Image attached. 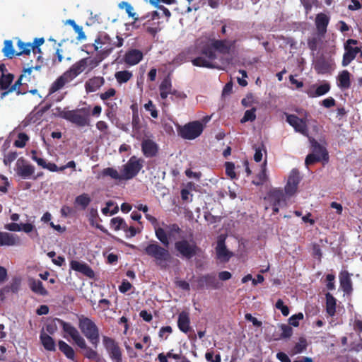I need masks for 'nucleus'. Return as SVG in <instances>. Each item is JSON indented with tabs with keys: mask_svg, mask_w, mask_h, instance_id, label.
<instances>
[{
	"mask_svg": "<svg viewBox=\"0 0 362 362\" xmlns=\"http://www.w3.org/2000/svg\"><path fill=\"white\" fill-rule=\"evenodd\" d=\"M236 40L212 38L209 40H197V48L203 56L197 57L192 60L195 66L208 69H218L214 62L218 58L217 53L221 55H229L235 49Z\"/></svg>",
	"mask_w": 362,
	"mask_h": 362,
	"instance_id": "nucleus-1",
	"label": "nucleus"
},
{
	"mask_svg": "<svg viewBox=\"0 0 362 362\" xmlns=\"http://www.w3.org/2000/svg\"><path fill=\"white\" fill-rule=\"evenodd\" d=\"M162 225L165 228L155 226V235L163 247L157 242H153L145 247L144 252L146 255L155 259L157 264L160 267L165 268L166 263L171 259V255L168 249L170 240L175 239L177 235H180L182 229L177 223L167 225L163 222Z\"/></svg>",
	"mask_w": 362,
	"mask_h": 362,
	"instance_id": "nucleus-2",
	"label": "nucleus"
},
{
	"mask_svg": "<svg viewBox=\"0 0 362 362\" xmlns=\"http://www.w3.org/2000/svg\"><path fill=\"white\" fill-rule=\"evenodd\" d=\"M144 166V160L135 156H132L127 163L122 166L121 173L113 168H104L101 175L103 177H110L113 180L122 181L129 180L135 177Z\"/></svg>",
	"mask_w": 362,
	"mask_h": 362,
	"instance_id": "nucleus-3",
	"label": "nucleus"
},
{
	"mask_svg": "<svg viewBox=\"0 0 362 362\" xmlns=\"http://www.w3.org/2000/svg\"><path fill=\"white\" fill-rule=\"evenodd\" d=\"M93 59L90 58H83L76 62L71 67L59 76L50 86L49 88V95H51L60 89L63 88L66 84L72 81L80 74H81L88 64H92Z\"/></svg>",
	"mask_w": 362,
	"mask_h": 362,
	"instance_id": "nucleus-4",
	"label": "nucleus"
},
{
	"mask_svg": "<svg viewBox=\"0 0 362 362\" xmlns=\"http://www.w3.org/2000/svg\"><path fill=\"white\" fill-rule=\"evenodd\" d=\"M62 326L64 332L71 337L75 344L81 349L84 350L83 356L89 360L100 362V356L98 353L92 348L87 346L83 337L80 334L78 329L71 323L66 322L62 319H57Z\"/></svg>",
	"mask_w": 362,
	"mask_h": 362,
	"instance_id": "nucleus-5",
	"label": "nucleus"
},
{
	"mask_svg": "<svg viewBox=\"0 0 362 362\" xmlns=\"http://www.w3.org/2000/svg\"><path fill=\"white\" fill-rule=\"evenodd\" d=\"M116 38L117 41H114L108 34L100 33L93 45L94 50L99 51L102 54H110L116 47L123 45L124 39L119 35H117Z\"/></svg>",
	"mask_w": 362,
	"mask_h": 362,
	"instance_id": "nucleus-6",
	"label": "nucleus"
},
{
	"mask_svg": "<svg viewBox=\"0 0 362 362\" xmlns=\"http://www.w3.org/2000/svg\"><path fill=\"white\" fill-rule=\"evenodd\" d=\"M59 116L78 127H82L90 124V107L62 110L59 112Z\"/></svg>",
	"mask_w": 362,
	"mask_h": 362,
	"instance_id": "nucleus-7",
	"label": "nucleus"
},
{
	"mask_svg": "<svg viewBox=\"0 0 362 362\" xmlns=\"http://www.w3.org/2000/svg\"><path fill=\"white\" fill-rule=\"evenodd\" d=\"M78 328L96 349L100 341L99 329L96 324L91 319L82 315L78 319Z\"/></svg>",
	"mask_w": 362,
	"mask_h": 362,
	"instance_id": "nucleus-8",
	"label": "nucleus"
},
{
	"mask_svg": "<svg viewBox=\"0 0 362 362\" xmlns=\"http://www.w3.org/2000/svg\"><path fill=\"white\" fill-rule=\"evenodd\" d=\"M204 130V126L200 121H193L187 123L184 126H179L177 133L182 138L187 140H193L199 137Z\"/></svg>",
	"mask_w": 362,
	"mask_h": 362,
	"instance_id": "nucleus-9",
	"label": "nucleus"
},
{
	"mask_svg": "<svg viewBox=\"0 0 362 362\" xmlns=\"http://www.w3.org/2000/svg\"><path fill=\"white\" fill-rule=\"evenodd\" d=\"M174 247L177 252V255L187 259H192L199 250V247L194 242L191 243L185 239L176 241Z\"/></svg>",
	"mask_w": 362,
	"mask_h": 362,
	"instance_id": "nucleus-10",
	"label": "nucleus"
},
{
	"mask_svg": "<svg viewBox=\"0 0 362 362\" xmlns=\"http://www.w3.org/2000/svg\"><path fill=\"white\" fill-rule=\"evenodd\" d=\"M103 344L113 362H122V353L118 343L112 338L103 336Z\"/></svg>",
	"mask_w": 362,
	"mask_h": 362,
	"instance_id": "nucleus-11",
	"label": "nucleus"
},
{
	"mask_svg": "<svg viewBox=\"0 0 362 362\" xmlns=\"http://www.w3.org/2000/svg\"><path fill=\"white\" fill-rule=\"evenodd\" d=\"M220 285L214 273L202 275L197 278L196 289H218Z\"/></svg>",
	"mask_w": 362,
	"mask_h": 362,
	"instance_id": "nucleus-12",
	"label": "nucleus"
},
{
	"mask_svg": "<svg viewBox=\"0 0 362 362\" xmlns=\"http://www.w3.org/2000/svg\"><path fill=\"white\" fill-rule=\"evenodd\" d=\"M286 122L294 128L296 132L308 136V126L303 119H300L295 115H287Z\"/></svg>",
	"mask_w": 362,
	"mask_h": 362,
	"instance_id": "nucleus-13",
	"label": "nucleus"
},
{
	"mask_svg": "<svg viewBox=\"0 0 362 362\" xmlns=\"http://www.w3.org/2000/svg\"><path fill=\"white\" fill-rule=\"evenodd\" d=\"M300 181V177L298 170L296 169H293L291 171L287 183L284 187L286 194L289 196L293 195L297 191Z\"/></svg>",
	"mask_w": 362,
	"mask_h": 362,
	"instance_id": "nucleus-14",
	"label": "nucleus"
},
{
	"mask_svg": "<svg viewBox=\"0 0 362 362\" xmlns=\"http://www.w3.org/2000/svg\"><path fill=\"white\" fill-rule=\"evenodd\" d=\"M70 267L71 269L80 272L90 279H93L95 277L93 270L85 262L72 260L70 262Z\"/></svg>",
	"mask_w": 362,
	"mask_h": 362,
	"instance_id": "nucleus-15",
	"label": "nucleus"
},
{
	"mask_svg": "<svg viewBox=\"0 0 362 362\" xmlns=\"http://www.w3.org/2000/svg\"><path fill=\"white\" fill-rule=\"evenodd\" d=\"M309 141L312 153L322 156L323 163H327L329 160V156L327 148L313 137H309Z\"/></svg>",
	"mask_w": 362,
	"mask_h": 362,
	"instance_id": "nucleus-16",
	"label": "nucleus"
},
{
	"mask_svg": "<svg viewBox=\"0 0 362 362\" xmlns=\"http://www.w3.org/2000/svg\"><path fill=\"white\" fill-rule=\"evenodd\" d=\"M329 20V17L324 13H320L316 15L315 23L317 34L320 36L323 37L327 33Z\"/></svg>",
	"mask_w": 362,
	"mask_h": 362,
	"instance_id": "nucleus-17",
	"label": "nucleus"
},
{
	"mask_svg": "<svg viewBox=\"0 0 362 362\" xmlns=\"http://www.w3.org/2000/svg\"><path fill=\"white\" fill-rule=\"evenodd\" d=\"M144 57L143 52L137 49H131L124 56V62L130 66L139 64Z\"/></svg>",
	"mask_w": 362,
	"mask_h": 362,
	"instance_id": "nucleus-18",
	"label": "nucleus"
},
{
	"mask_svg": "<svg viewBox=\"0 0 362 362\" xmlns=\"http://www.w3.org/2000/svg\"><path fill=\"white\" fill-rule=\"evenodd\" d=\"M20 244L21 239L18 235L0 231V246H14Z\"/></svg>",
	"mask_w": 362,
	"mask_h": 362,
	"instance_id": "nucleus-19",
	"label": "nucleus"
},
{
	"mask_svg": "<svg viewBox=\"0 0 362 362\" xmlns=\"http://www.w3.org/2000/svg\"><path fill=\"white\" fill-rule=\"evenodd\" d=\"M340 287L344 293L349 295L353 291L351 275L348 271L344 270L339 273Z\"/></svg>",
	"mask_w": 362,
	"mask_h": 362,
	"instance_id": "nucleus-20",
	"label": "nucleus"
},
{
	"mask_svg": "<svg viewBox=\"0 0 362 362\" xmlns=\"http://www.w3.org/2000/svg\"><path fill=\"white\" fill-rule=\"evenodd\" d=\"M16 173L23 178L31 176L35 172V167L30 164L25 163L24 160H18L16 163Z\"/></svg>",
	"mask_w": 362,
	"mask_h": 362,
	"instance_id": "nucleus-21",
	"label": "nucleus"
},
{
	"mask_svg": "<svg viewBox=\"0 0 362 362\" xmlns=\"http://www.w3.org/2000/svg\"><path fill=\"white\" fill-rule=\"evenodd\" d=\"M177 327L185 334H188L192 331L190 317L188 313L182 311L178 315Z\"/></svg>",
	"mask_w": 362,
	"mask_h": 362,
	"instance_id": "nucleus-22",
	"label": "nucleus"
},
{
	"mask_svg": "<svg viewBox=\"0 0 362 362\" xmlns=\"http://www.w3.org/2000/svg\"><path fill=\"white\" fill-rule=\"evenodd\" d=\"M344 50L341 64L343 66H346L356 58L359 52H361V48L358 47H353L352 46H344Z\"/></svg>",
	"mask_w": 362,
	"mask_h": 362,
	"instance_id": "nucleus-23",
	"label": "nucleus"
},
{
	"mask_svg": "<svg viewBox=\"0 0 362 362\" xmlns=\"http://www.w3.org/2000/svg\"><path fill=\"white\" fill-rule=\"evenodd\" d=\"M105 83L103 76H93L85 83V89L87 93H93L98 90Z\"/></svg>",
	"mask_w": 362,
	"mask_h": 362,
	"instance_id": "nucleus-24",
	"label": "nucleus"
},
{
	"mask_svg": "<svg viewBox=\"0 0 362 362\" xmlns=\"http://www.w3.org/2000/svg\"><path fill=\"white\" fill-rule=\"evenodd\" d=\"M141 150L146 157L151 158L157 154L158 146L151 139L144 140L141 143Z\"/></svg>",
	"mask_w": 362,
	"mask_h": 362,
	"instance_id": "nucleus-25",
	"label": "nucleus"
},
{
	"mask_svg": "<svg viewBox=\"0 0 362 362\" xmlns=\"http://www.w3.org/2000/svg\"><path fill=\"white\" fill-rule=\"evenodd\" d=\"M216 253L218 259L224 261H228L230 257H231V254L226 248V246L225 245V240L223 239H219L217 241Z\"/></svg>",
	"mask_w": 362,
	"mask_h": 362,
	"instance_id": "nucleus-26",
	"label": "nucleus"
},
{
	"mask_svg": "<svg viewBox=\"0 0 362 362\" xmlns=\"http://www.w3.org/2000/svg\"><path fill=\"white\" fill-rule=\"evenodd\" d=\"M337 86L341 90H347L351 87V74L347 70L339 72L337 76Z\"/></svg>",
	"mask_w": 362,
	"mask_h": 362,
	"instance_id": "nucleus-27",
	"label": "nucleus"
},
{
	"mask_svg": "<svg viewBox=\"0 0 362 362\" xmlns=\"http://www.w3.org/2000/svg\"><path fill=\"white\" fill-rule=\"evenodd\" d=\"M314 69L318 74H326L331 72L330 63L324 58H319L314 62Z\"/></svg>",
	"mask_w": 362,
	"mask_h": 362,
	"instance_id": "nucleus-28",
	"label": "nucleus"
},
{
	"mask_svg": "<svg viewBox=\"0 0 362 362\" xmlns=\"http://www.w3.org/2000/svg\"><path fill=\"white\" fill-rule=\"evenodd\" d=\"M160 95L163 100H165L172 91V83L169 76L165 77L159 86Z\"/></svg>",
	"mask_w": 362,
	"mask_h": 362,
	"instance_id": "nucleus-29",
	"label": "nucleus"
},
{
	"mask_svg": "<svg viewBox=\"0 0 362 362\" xmlns=\"http://www.w3.org/2000/svg\"><path fill=\"white\" fill-rule=\"evenodd\" d=\"M40 341L43 346V347L49 351H54L56 350V345L54 340L52 337H51L49 334L41 332L40 335Z\"/></svg>",
	"mask_w": 362,
	"mask_h": 362,
	"instance_id": "nucleus-30",
	"label": "nucleus"
},
{
	"mask_svg": "<svg viewBox=\"0 0 362 362\" xmlns=\"http://www.w3.org/2000/svg\"><path fill=\"white\" fill-rule=\"evenodd\" d=\"M91 202V198L87 193H82L77 196L74 200L76 207H80L81 210H85Z\"/></svg>",
	"mask_w": 362,
	"mask_h": 362,
	"instance_id": "nucleus-31",
	"label": "nucleus"
},
{
	"mask_svg": "<svg viewBox=\"0 0 362 362\" xmlns=\"http://www.w3.org/2000/svg\"><path fill=\"white\" fill-rule=\"evenodd\" d=\"M330 85L328 82H325L322 84L318 86L315 91L308 90L307 94L310 98H316L322 96L327 93L330 90Z\"/></svg>",
	"mask_w": 362,
	"mask_h": 362,
	"instance_id": "nucleus-32",
	"label": "nucleus"
},
{
	"mask_svg": "<svg viewBox=\"0 0 362 362\" xmlns=\"http://www.w3.org/2000/svg\"><path fill=\"white\" fill-rule=\"evenodd\" d=\"M30 288L34 293L41 296H47V291L44 288L41 281L31 279L29 280Z\"/></svg>",
	"mask_w": 362,
	"mask_h": 362,
	"instance_id": "nucleus-33",
	"label": "nucleus"
},
{
	"mask_svg": "<svg viewBox=\"0 0 362 362\" xmlns=\"http://www.w3.org/2000/svg\"><path fill=\"white\" fill-rule=\"evenodd\" d=\"M325 298L326 311L329 315L334 316L336 313L337 300L329 292L325 294Z\"/></svg>",
	"mask_w": 362,
	"mask_h": 362,
	"instance_id": "nucleus-34",
	"label": "nucleus"
},
{
	"mask_svg": "<svg viewBox=\"0 0 362 362\" xmlns=\"http://www.w3.org/2000/svg\"><path fill=\"white\" fill-rule=\"evenodd\" d=\"M58 346L60 351H62L67 358L73 361L75 359L74 350L70 345L62 340H59Z\"/></svg>",
	"mask_w": 362,
	"mask_h": 362,
	"instance_id": "nucleus-35",
	"label": "nucleus"
},
{
	"mask_svg": "<svg viewBox=\"0 0 362 362\" xmlns=\"http://www.w3.org/2000/svg\"><path fill=\"white\" fill-rule=\"evenodd\" d=\"M273 205H282L285 203V196L281 190L275 189L269 194Z\"/></svg>",
	"mask_w": 362,
	"mask_h": 362,
	"instance_id": "nucleus-36",
	"label": "nucleus"
},
{
	"mask_svg": "<svg viewBox=\"0 0 362 362\" xmlns=\"http://www.w3.org/2000/svg\"><path fill=\"white\" fill-rule=\"evenodd\" d=\"M17 46L18 48V52H16V56L21 55H29L33 47H32V44L30 42H24L21 40H18Z\"/></svg>",
	"mask_w": 362,
	"mask_h": 362,
	"instance_id": "nucleus-37",
	"label": "nucleus"
},
{
	"mask_svg": "<svg viewBox=\"0 0 362 362\" xmlns=\"http://www.w3.org/2000/svg\"><path fill=\"white\" fill-rule=\"evenodd\" d=\"M132 76V72L127 70L119 71L115 74V78L117 82L119 84L128 82Z\"/></svg>",
	"mask_w": 362,
	"mask_h": 362,
	"instance_id": "nucleus-38",
	"label": "nucleus"
},
{
	"mask_svg": "<svg viewBox=\"0 0 362 362\" xmlns=\"http://www.w3.org/2000/svg\"><path fill=\"white\" fill-rule=\"evenodd\" d=\"M308 342L305 337H300L298 341L296 343L295 346L291 351V355L300 354L306 350Z\"/></svg>",
	"mask_w": 362,
	"mask_h": 362,
	"instance_id": "nucleus-39",
	"label": "nucleus"
},
{
	"mask_svg": "<svg viewBox=\"0 0 362 362\" xmlns=\"http://www.w3.org/2000/svg\"><path fill=\"white\" fill-rule=\"evenodd\" d=\"M110 226L115 230H119L120 229L127 231V224L125 221L121 217L112 218L110 221Z\"/></svg>",
	"mask_w": 362,
	"mask_h": 362,
	"instance_id": "nucleus-40",
	"label": "nucleus"
},
{
	"mask_svg": "<svg viewBox=\"0 0 362 362\" xmlns=\"http://www.w3.org/2000/svg\"><path fill=\"white\" fill-rule=\"evenodd\" d=\"M13 78L12 74H2L0 78V90L9 89Z\"/></svg>",
	"mask_w": 362,
	"mask_h": 362,
	"instance_id": "nucleus-41",
	"label": "nucleus"
},
{
	"mask_svg": "<svg viewBox=\"0 0 362 362\" xmlns=\"http://www.w3.org/2000/svg\"><path fill=\"white\" fill-rule=\"evenodd\" d=\"M21 279L19 277H15L12 279L9 286L4 288L3 291L8 293L11 291L12 293H17L21 287Z\"/></svg>",
	"mask_w": 362,
	"mask_h": 362,
	"instance_id": "nucleus-42",
	"label": "nucleus"
},
{
	"mask_svg": "<svg viewBox=\"0 0 362 362\" xmlns=\"http://www.w3.org/2000/svg\"><path fill=\"white\" fill-rule=\"evenodd\" d=\"M2 52L4 56L8 59H12L15 55H16V52L13 49V42L10 40H5Z\"/></svg>",
	"mask_w": 362,
	"mask_h": 362,
	"instance_id": "nucleus-43",
	"label": "nucleus"
},
{
	"mask_svg": "<svg viewBox=\"0 0 362 362\" xmlns=\"http://www.w3.org/2000/svg\"><path fill=\"white\" fill-rule=\"evenodd\" d=\"M119 7L120 8H125V11L128 16L134 18V21L132 24L134 25L136 22L139 20V18L136 16V13L133 12L134 8L132 7V6L128 2L122 1L119 4Z\"/></svg>",
	"mask_w": 362,
	"mask_h": 362,
	"instance_id": "nucleus-44",
	"label": "nucleus"
},
{
	"mask_svg": "<svg viewBox=\"0 0 362 362\" xmlns=\"http://www.w3.org/2000/svg\"><path fill=\"white\" fill-rule=\"evenodd\" d=\"M29 140V136L24 132L18 134L17 139L14 141V146L18 148H23Z\"/></svg>",
	"mask_w": 362,
	"mask_h": 362,
	"instance_id": "nucleus-45",
	"label": "nucleus"
},
{
	"mask_svg": "<svg viewBox=\"0 0 362 362\" xmlns=\"http://www.w3.org/2000/svg\"><path fill=\"white\" fill-rule=\"evenodd\" d=\"M256 108L252 107L250 110H247L245 112L244 116L240 119L241 123H245L247 122H253L256 119Z\"/></svg>",
	"mask_w": 362,
	"mask_h": 362,
	"instance_id": "nucleus-46",
	"label": "nucleus"
},
{
	"mask_svg": "<svg viewBox=\"0 0 362 362\" xmlns=\"http://www.w3.org/2000/svg\"><path fill=\"white\" fill-rule=\"evenodd\" d=\"M323 162V159L322 156H320V155H316L315 153H309L305 160V164L307 167L309 165H313L317 162Z\"/></svg>",
	"mask_w": 362,
	"mask_h": 362,
	"instance_id": "nucleus-47",
	"label": "nucleus"
},
{
	"mask_svg": "<svg viewBox=\"0 0 362 362\" xmlns=\"http://www.w3.org/2000/svg\"><path fill=\"white\" fill-rule=\"evenodd\" d=\"M267 180V175L266 174V169L263 168L257 175L256 179L252 181V183L256 186H259L263 185Z\"/></svg>",
	"mask_w": 362,
	"mask_h": 362,
	"instance_id": "nucleus-48",
	"label": "nucleus"
},
{
	"mask_svg": "<svg viewBox=\"0 0 362 362\" xmlns=\"http://www.w3.org/2000/svg\"><path fill=\"white\" fill-rule=\"evenodd\" d=\"M226 167V174L230 178V179H236V173L235 172V165L232 162H226L225 163Z\"/></svg>",
	"mask_w": 362,
	"mask_h": 362,
	"instance_id": "nucleus-49",
	"label": "nucleus"
},
{
	"mask_svg": "<svg viewBox=\"0 0 362 362\" xmlns=\"http://www.w3.org/2000/svg\"><path fill=\"white\" fill-rule=\"evenodd\" d=\"M281 337L283 339L289 338L293 334V329L288 325L282 324L281 326Z\"/></svg>",
	"mask_w": 362,
	"mask_h": 362,
	"instance_id": "nucleus-50",
	"label": "nucleus"
},
{
	"mask_svg": "<svg viewBox=\"0 0 362 362\" xmlns=\"http://www.w3.org/2000/svg\"><path fill=\"white\" fill-rule=\"evenodd\" d=\"M144 108L146 111L150 112L151 115L153 118L158 117V111L155 105L153 103L151 100H149L147 103L144 105Z\"/></svg>",
	"mask_w": 362,
	"mask_h": 362,
	"instance_id": "nucleus-51",
	"label": "nucleus"
},
{
	"mask_svg": "<svg viewBox=\"0 0 362 362\" xmlns=\"http://www.w3.org/2000/svg\"><path fill=\"white\" fill-rule=\"evenodd\" d=\"M276 308L281 310L282 315L285 317L288 316L289 314V309L287 305L284 304V302L281 299H279L275 305Z\"/></svg>",
	"mask_w": 362,
	"mask_h": 362,
	"instance_id": "nucleus-52",
	"label": "nucleus"
},
{
	"mask_svg": "<svg viewBox=\"0 0 362 362\" xmlns=\"http://www.w3.org/2000/svg\"><path fill=\"white\" fill-rule=\"evenodd\" d=\"M335 276L332 274H328L326 275V281H327L326 287L329 291H333L335 289Z\"/></svg>",
	"mask_w": 362,
	"mask_h": 362,
	"instance_id": "nucleus-53",
	"label": "nucleus"
},
{
	"mask_svg": "<svg viewBox=\"0 0 362 362\" xmlns=\"http://www.w3.org/2000/svg\"><path fill=\"white\" fill-rule=\"evenodd\" d=\"M37 151H35V150L31 151L32 159L34 161H35L38 165L41 166L42 168H45L47 165L46 160L43 158L37 157Z\"/></svg>",
	"mask_w": 362,
	"mask_h": 362,
	"instance_id": "nucleus-54",
	"label": "nucleus"
},
{
	"mask_svg": "<svg viewBox=\"0 0 362 362\" xmlns=\"http://www.w3.org/2000/svg\"><path fill=\"white\" fill-rule=\"evenodd\" d=\"M205 358L209 362H221V357L219 354L216 356L214 355L213 351H207L205 354Z\"/></svg>",
	"mask_w": 362,
	"mask_h": 362,
	"instance_id": "nucleus-55",
	"label": "nucleus"
},
{
	"mask_svg": "<svg viewBox=\"0 0 362 362\" xmlns=\"http://www.w3.org/2000/svg\"><path fill=\"white\" fill-rule=\"evenodd\" d=\"M116 95V90L113 88H109L107 91L100 94V98L103 100H107L109 98L114 97Z\"/></svg>",
	"mask_w": 362,
	"mask_h": 362,
	"instance_id": "nucleus-56",
	"label": "nucleus"
},
{
	"mask_svg": "<svg viewBox=\"0 0 362 362\" xmlns=\"http://www.w3.org/2000/svg\"><path fill=\"white\" fill-rule=\"evenodd\" d=\"M303 318V315L301 313H298V314H295L290 317L288 319L289 324L293 327H298L299 325L298 320H302Z\"/></svg>",
	"mask_w": 362,
	"mask_h": 362,
	"instance_id": "nucleus-57",
	"label": "nucleus"
},
{
	"mask_svg": "<svg viewBox=\"0 0 362 362\" xmlns=\"http://www.w3.org/2000/svg\"><path fill=\"white\" fill-rule=\"evenodd\" d=\"M57 319L58 318H54L52 322L46 325V330L49 334H53L57 330L56 322L59 324Z\"/></svg>",
	"mask_w": 362,
	"mask_h": 362,
	"instance_id": "nucleus-58",
	"label": "nucleus"
},
{
	"mask_svg": "<svg viewBox=\"0 0 362 362\" xmlns=\"http://www.w3.org/2000/svg\"><path fill=\"white\" fill-rule=\"evenodd\" d=\"M4 229L11 232L21 231V224L16 223H10L4 225Z\"/></svg>",
	"mask_w": 362,
	"mask_h": 362,
	"instance_id": "nucleus-59",
	"label": "nucleus"
},
{
	"mask_svg": "<svg viewBox=\"0 0 362 362\" xmlns=\"http://www.w3.org/2000/svg\"><path fill=\"white\" fill-rule=\"evenodd\" d=\"M17 158L16 152H9L4 158V163L6 165H10Z\"/></svg>",
	"mask_w": 362,
	"mask_h": 362,
	"instance_id": "nucleus-60",
	"label": "nucleus"
},
{
	"mask_svg": "<svg viewBox=\"0 0 362 362\" xmlns=\"http://www.w3.org/2000/svg\"><path fill=\"white\" fill-rule=\"evenodd\" d=\"M132 287V285L127 280L124 279L122 284L119 286V291L122 293H125L129 291Z\"/></svg>",
	"mask_w": 362,
	"mask_h": 362,
	"instance_id": "nucleus-61",
	"label": "nucleus"
},
{
	"mask_svg": "<svg viewBox=\"0 0 362 362\" xmlns=\"http://www.w3.org/2000/svg\"><path fill=\"white\" fill-rule=\"evenodd\" d=\"M0 180L2 182V183L0 184V191L3 193H6L8 192L7 187L9 185L8 179L4 175H0Z\"/></svg>",
	"mask_w": 362,
	"mask_h": 362,
	"instance_id": "nucleus-62",
	"label": "nucleus"
},
{
	"mask_svg": "<svg viewBox=\"0 0 362 362\" xmlns=\"http://www.w3.org/2000/svg\"><path fill=\"white\" fill-rule=\"evenodd\" d=\"M321 105L326 108H330L336 105V100L332 97H329L324 99Z\"/></svg>",
	"mask_w": 362,
	"mask_h": 362,
	"instance_id": "nucleus-63",
	"label": "nucleus"
},
{
	"mask_svg": "<svg viewBox=\"0 0 362 362\" xmlns=\"http://www.w3.org/2000/svg\"><path fill=\"white\" fill-rule=\"evenodd\" d=\"M63 50L62 49H57L54 58L52 59L53 64H59L63 60Z\"/></svg>",
	"mask_w": 362,
	"mask_h": 362,
	"instance_id": "nucleus-64",
	"label": "nucleus"
}]
</instances>
